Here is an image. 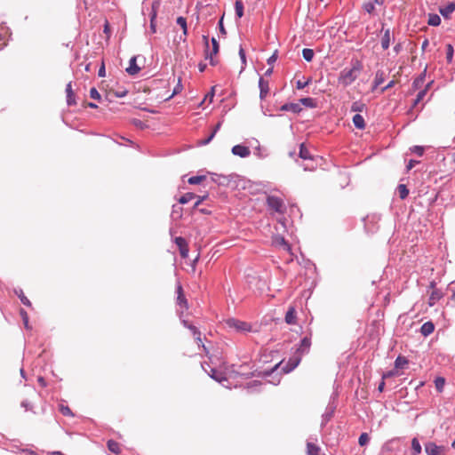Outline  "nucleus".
<instances>
[{
    "instance_id": "nucleus-1",
    "label": "nucleus",
    "mask_w": 455,
    "mask_h": 455,
    "mask_svg": "<svg viewBox=\"0 0 455 455\" xmlns=\"http://www.w3.org/2000/svg\"><path fill=\"white\" fill-rule=\"evenodd\" d=\"M311 336L309 332L297 345L294 354L289 358L287 363L283 366L282 371L284 373L292 371L301 362L302 356L309 353L311 347Z\"/></svg>"
},
{
    "instance_id": "nucleus-2",
    "label": "nucleus",
    "mask_w": 455,
    "mask_h": 455,
    "mask_svg": "<svg viewBox=\"0 0 455 455\" xmlns=\"http://www.w3.org/2000/svg\"><path fill=\"white\" fill-rule=\"evenodd\" d=\"M363 70V64L358 59H352L350 61V68H343L339 76V84L347 87L354 83L361 71Z\"/></svg>"
},
{
    "instance_id": "nucleus-3",
    "label": "nucleus",
    "mask_w": 455,
    "mask_h": 455,
    "mask_svg": "<svg viewBox=\"0 0 455 455\" xmlns=\"http://www.w3.org/2000/svg\"><path fill=\"white\" fill-rule=\"evenodd\" d=\"M381 217L379 214L373 213L367 215L364 221V228L367 233L373 234L379 229V222Z\"/></svg>"
},
{
    "instance_id": "nucleus-4",
    "label": "nucleus",
    "mask_w": 455,
    "mask_h": 455,
    "mask_svg": "<svg viewBox=\"0 0 455 455\" xmlns=\"http://www.w3.org/2000/svg\"><path fill=\"white\" fill-rule=\"evenodd\" d=\"M267 205L269 209L278 213H283L285 211L283 201L275 196H267Z\"/></svg>"
},
{
    "instance_id": "nucleus-5",
    "label": "nucleus",
    "mask_w": 455,
    "mask_h": 455,
    "mask_svg": "<svg viewBox=\"0 0 455 455\" xmlns=\"http://www.w3.org/2000/svg\"><path fill=\"white\" fill-rule=\"evenodd\" d=\"M226 323L229 328L235 329L238 332L245 333L251 330V327L248 323L235 318L228 319Z\"/></svg>"
},
{
    "instance_id": "nucleus-6",
    "label": "nucleus",
    "mask_w": 455,
    "mask_h": 455,
    "mask_svg": "<svg viewBox=\"0 0 455 455\" xmlns=\"http://www.w3.org/2000/svg\"><path fill=\"white\" fill-rule=\"evenodd\" d=\"M212 49L210 52L209 48L204 49V57L206 60H210V64L212 66H216L218 64V60L214 58V56L219 52L220 45L219 42L215 37H212L211 40Z\"/></svg>"
},
{
    "instance_id": "nucleus-7",
    "label": "nucleus",
    "mask_w": 455,
    "mask_h": 455,
    "mask_svg": "<svg viewBox=\"0 0 455 455\" xmlns=\"http://www.w3.org/2000/svg\"><path fill=\"white\" fill-rule=\"evenodd\" d=\"M443 446H438L433 442H428L425 444V451L427 455H445Z\"/></svg>"
},
{
    "instance_id": "nucleus-8",
    "label": "nucleus",
    "mask_w": 455,
    "mask_h": 455,
    "mask_svg": "<svg viewBox=\"0 0 455 455\" xmlns=\"http://www.w3.org/2000/svg\"><path fill=\"white\" fill-rule=\"evenodd\" d=\"M235 176L233 175H221V174H212V180L213 182L217 183L219 186L228 187L230 182L234 180Z\"/></svg>"
},
{
    "instance_id": "nucleus-9",
    "label": "nucleus",
    "mask_w": 455,
    "mask_h": 455,
    "mask_svg": "<svg viewBox=\"0 0 455 455\" xmlns=\"http://www.w3.org/2000/svg\"><path fill=\"white\" fill-rule=\"evenodd\" d=\"M176 245L179 247L181 258L186 259L188 256V245L185 238L178 236L174 240Z\"/></svg>"
},
{
    "instance_id": "nucleus-10",
    "label": "nucleus",
    "mask_w": 455,
    "mask_h": 455,
    "mask_svg": "<svg viewBox=\"0 0 455 455\" xmlns=\"http://www.w3.org/2000/svg\"><path fill=\"white\" fill-rule=\"evenodd\" d=\"M159 7V2L155 1L152 4L151 6V12H150V30L153 34L156 32V19L157 16V9Z\"/></svg>"
},
{
    "instance_id": "nucleus-11",
    "label": "nucleus",
    "mask_w": 455,
    "mask_h": 455,
    "mask_svg": "<svg viewBox=\"0 0 455 455\" xmlns=\"http://www.w3.org/2000/svg\"><path fill=\"white\" fill-rule=\"evenodd\" d=\"M385 0H368L363 4V9L364 12L371 15L375 14V5H383Z\"/></svg>"
},
{
    "instance_id": "nucleus-12",
    "label": "nucleus",
    "mask_w": 455,
    "mask_h": 455,
    "mask_svg": "<svg viewBox=\"0 0 455 455\" xmlns=\"http://www.w3.org/2000/svg\"><path fill=\"white\" fill-rule=\"evenodd\" d=\"M202 366L204 370L208 373V375L217 382L222 383L223 381L227 380V378L222 371H219L215 368H210V371H208L207 369L204 368V364Z\"/></svg>"
},
{
    "instance_id": "nucleus-13",
    "label": "nucleus",
    "mask_w": 455,
    "mask_h": 455,
    "mask_svg": "<svg viewBox=\"0 0 455 455\" xmlns=\"http://www.w3.org/2000/svg\"><path fill=\"white\" fill-rule=\"evenodd\" d=\"M259 99L262 100L267 96V94L269 92V83L267 80L264 79L263 76H259Z\"/></svg>"
},
{
    "instance_id": "nucleus-14",
    "label": "nucleus",
    "mask_w": 455,
    "mask_h": 455,
    "mask_svg": "<svg viewBox=\"0 0 455 455\" xmlns=\"http://www.w3.org/2000/svg\"><path fill=\"white\" fill-rule=\"evenodd\" d=\"M176 293H177V303L180 307H183L184 308H188V300L184 295L183 288L180 283L179 282L176 286Z\"/></svg>"
},
{
    "instance_id": "nucleus-15",
    "label": "nucleus",
    "mask_w": 455,
    "mask_h": 455,
    "mask_svg": "<svg viewBox=\"0 0 455 455\" xmlns=\"http://www.w3.org/2000/svg\"><path fill=\"white\" fill-rule=\"evenodd\" d=\"M231 151L235 156H238L243 158L249 156L251 154V150L248 147L240 144L234 146Z\"/></svg>"
},
{
    "instance_id": "nucleus-16",
    "label": "nucleus",
    "mask_w": 455,
    "mask_h": 455,
    "mask_svg": "<svg viewBox=\"0 0 455 455\" xmlns=\"http://www.w3.org/2000/svg\"><path fill=\"white\" fill-rule=\"evenodd\" d=\"M281 111H290L295 114L301 112L302 108L299 103H285L280 107Z\"/></svg>"
},
{
    "instance_id": "nucleus-17",
    "label": "nucleus",
    "mask_w": 455,
    "mask_h": 455,
    "mask_svg": "<svg viewBox=\"0 0 455 455\" xmlns=\"http://www.w3.org/2000/svg\"><path fill=\"white\" fill-rule=\"evenodd\" d=\"M136 60L137 58L135 56L132 57L129 61V66L125 69L131 76L138 74L140 70V68L136 63Z\"/></svg>"
},
{
    "instance_id": "nucleus-18",
    "label": "nucleus",
    "mask_w": 455,
    "mask_h": 455,
    "mask_svg": "<svg viewBox=\"0 0 455 455\" xmlns=\"http://www.w3.org/2000/svg\"><path fill=\"white\" fill-rule=\"evenodd\" d=\"M296 318H297V313L294 307L291 306L289 307L286 314H285V322L288 324H295L296 323Z\"/></svg>"
},
{
    "instance_id": "nucleus-19",
    "label": "nucleus",
    "mask_w": 455,
    "mask_h": 455,
    "mask_svg": "<svg viewBox=\"0 0 455 455\" xmlns=\"http://www.w3.org/2000/svg\"><path fill=\"white\" fill-rule=\"evenodd\" d=\"M443 298V292L439 289H434L428 299V305L433 307L437 301Z\"/></svg>"
},
{
    "instance_id": "nucleus-20",
    "label": "nucleus",
    "mask_w": 455,
    "mask_h": 455,
    "mask_svg": "<svg viewBox=\"0 0 455 455\" xmlns=\"http://www.w3.org/2000/svg\"><path fill=\"white\" fill-rule=\"evenodd\" d=\"M455 11V3H449L447 5L440 8L439 12L442 16L445 19L449 18L450 15Z\"/></svg>"
},
{
    "instance_id": "nucleus-21",
    "label": "nucleus",
    "mask_w": 455,
    "mask_h": 455,
    "mask_svg": "<svg viewBox=\"0 0 455 455\" xmlns=\"http://www.w3.org/2000/svg\"><path fill=\"white\" fill-rule=\"evenodd\" d=\"M66 93H67V104L68 106L76 105V100H75L74 92L72 90L71 82H69L66 86Z\"/></svg>"
},
{
    "instance_id": "nucleus-22",
    "label": "nucleus",
    "mask_w": 455,
    "mask_h": 455,
    "mask_svg": "<svg viewBox=\"0 0 455 455\" xmlns=\"http://www.w3.org/2000/svg\"><path fill=\"white\" fill-rule=\"evenodd\" d=\"M435 330V325L432 322H426L421 325L420 332L423 336L430 335Z\"/></svg>"
},
{
    "instance_id": "nucleus-23",
    "label": "nucleus",
    "mask_w": 455,
    "mask_h": 455,
    "mask_svg": "<svg viewBox=\"0 0 455 455\" xmlns=\"http://www.w3.org/2000/svg\"><path fill=\"white\" fill-rule=\"evenodd\" d=\"M384 33H383V36H382V38H381V47L384 49V50H387L388 49L389 45H390V29L389 28H387V29H383Z\"/></svg>"
},
{
    "instance_id": "nucleus-24",
    "label": "nucleus",
    "mask_w": 455,
    "mask_h": 455,
    "mask_svg": "<svg viewBox=\"0 0 455 455\" xmlns=\"http://www.w3.org/2000/svg\"><path fill=\"white\" fill-rule=\"evenodd\" d=\"M353 124L357 128V129H360V130H363L365 128V121H364V118L363 117V116H361L360 114L356 113L354 116H353Z\"/></svg>"
},
{
    "instance_id": "nucleus-25",
    "label": "nucleus",
    "mask_w": 455,
    "mask_h": 455,
    "mask_svg": "<svg viewBox=\"0 0 455 455\" xmlns=\"http://www.w3.org/2000/svg\"><path fill=\"white\" fill-rule=\"evenodd\" d=\"M321 448L310 442L307 443V455H321Z\"/></svg>"
},
{
    "instance_id": "nucleus-26",
    "label": "nucleus",
    "mask_w": 455,
    "mask_h": 455,
    "mask_svg": "<svg viewBox=\"0 0 455 455\" xmlns=\"http://www.w3.org/2000/svg\"><path fill=\"white\" fill-rule=\"evenodd\" d=\"M429 85H430V84H428L424 89L420 90L418 92L416 99L413 100L411 108H415L420 101L423 100V99L425 98V96L427 94Z\"/></svg>"
},
{
    "instance_id": "nucleus-27",
    "label": "nucleus",
    "mask_w": 455,
    "mask_h": 455,
    "mask_svg": "<svg viewBox=\"0 0 455 455\" xmlns=\"http://www.w3.org/2000/svg\"><path fill=\"white\" fill-rule=\"evenodd\" d=\"M299 156L303 160H313V156H311L308 149L306 148V146L303 143H301L299 146Z\"/></svg>"
},
{
    "instance_id": "nucleus-28",
    "label": "nucleus",
    "mask_w": 455,
    "mask_h": 455,
    "mask_svg": "<svg viewBox=\"0 0 455 455\" xmlns=\"http://www.w3.org/2000/svg\"><path fill=\"white\" fill-rule=\"evenodd\" d=\"M14 293L20 298L21 303L27 307H31L30 300L24 295L22 289H14Z\"/></svg>"
},
{
    "instance_id": "nucleus-29",
    "label": "nucleus",
    "mask_w": 455,
    "mask_h": 455,
    "mask_svg": "<svg viewBox=\"0 0 455 455\" xmlns=\"http://www.w3.org/2000/svg\"><path fill=\"white\" fill-rule=\"evenodd\" d=\"M440 23H441V18L438 14H435V13L428 14L427 24L429 26L436 27V26H439Z\"/></svg>"
},
{
    "instance_id": "nucleus-30",
    "label": "nucleus",
    "mask_w": 455,
    "mask_h": 455,
    "mask_svg": "<svg viewBox=\"0 0 455 455\" xmlns=\"http://www.w3.org/2000/svg\"><path fill=\"white\" fill-rule=\"evenodd\" d=\"M182 214H183L182 207H180L179 205H176V204L172 205V210L171 217L173 220H180V219H181Z\"/></svg>"
},
{
    "instance_id": "nucleus-31",
    "label": "nucleus",
    "mask_w": 455,
    "mask_h": 455,
    "mask_svg": "<svg viewBox=\"0 0 455 455\" xmlns=\"http://www.w3.org/2000/svg\"><path fill=\"white\" fill-rule=\"evenodd\" d=\"M299 104H302L303 106L309 108H314L316 107L315 100L313 98H310V97L300 99Z\"/></svg>"
},
{
    "instance_id": "nucleus-32",
    "label": "nucleus",
    "mask_w": 455,
    "mask_h": 455,
    "mask_svg": "<svg viewBox=\"0 0 455 455\" xmlns=\"http://www.w3.org/2000/svg\"><path fill=\"white\" fill-rule=\"evenodd\" d=\"M334 412V407L328 406L326 411L323 414L322 425H325L332 417Z\"/></svg>"
},
{
    "instance_id": "nucleus-33",
    "label": "nucleus",
    "mask_w": 455,
    "mask_h": 455,
    "mask_svg": "<svg viewBox=\"0 0 455 455\" xmlns=\"http://www.w3.org/2000/svg\"><path fill=\"white\" fill-rule=\"evenodd\" d=\"M384 72L381 70H378L375 74L373 88L375 89L378 86H379L384 82Z\"/></svg>"
},
{
    "instance_id": "nucleus-34",
    "label": "nucleus",
    "mask_w": 455,
    "mask_h": 455,
    "mask_svg": "<svg viewBox=\"0 0 455 455\" xmlns=\"http://www.w3.org/2000/svg\"><path fill=\"white\" fill-rule=\"evenodd\" d=\"M177 24L182 28V32L185 36H188V24L186 18L180 16L176 20Z\"/></svg>"
},
{
    "instance_id": "nucleus-35",
    "label": "nucleus",
    "mask_w": 455,
    "mask_h": 455,
    "mask_svg": "<svg viewBox=\"0 0 455 455\" xmlns=\"http://www.w3.org/2000/svg\"><path fill=\"white\" fill-rule=\"evenodd\" d=\"M107 445L111 452L116 454H118L120 452L119 443L117 442L114 440H108Z\"/></svg>"
},
{
    "instance_id": "nucleus-36",
    "label": "nucleus",
    "mask_w": 455,
    "mask_h": 455,
    "mask_svg": "<svg viewBox=\"0 0 455 455\" xmlns=\"http://www.w3.org/2000/svg\"><path fill=\"white\" fill-rule=\"evenodd\" d=\"M411 449H412L413 455H419L421 452V450H422L421 445L416 437H414L411 440Z\"/></svg>"
},
{
    "instance_id": "nucleus-37",
    "label": "nucleus",
    "mask_w": 455,
    "mask_h": 455,
    "mask_svg": "<svg viewBox=\"0 0 455 455\" xmlns=\"http://www.w3.org/2000/svg\"><path fill=\"white\" fill-rule=\"evenodd\" d=\"M406 364H408V360L404 356H397L395 361V369H403Z\"/></svg>"
},
{
    "instance_id": "nucleus-38",
    "label": "nucleus",
    "mask_w": 455,
    "mask_h": 455,
    "mask_svg": "<svg viewBox=\"0 0 455 455\" xmlns=\"http://www.w3.org/2000/svg\"><path fill=\"white\" fill-rule=\"evenodd\" d=\"M397 190L399 193V196L402 200L405 199L409 195V189L404 184H399L397 187Z\"/></svg>"
},
{
    "instance_id": "nucleus-39",
    "label": "nucleus",
    "mask_w": 455,
    "mask_h": 455,
    "mask_svg": "<svg viewBox=\"0 0 455 455\" xmlns=\"http://www.w3.org/2000/svg\"><path fill=\"white\" fill-rule=\"evenodd\" d=\"M314 55H315V53H314V51L312 49L304 48L302 50V57L307 62H309V61H311L313 60Z\"/></svg>"
},
{
    "instance_id": "nucleus-40",
    "label": "nucleus",
    "mask_w": 455,
    "mask_h": 455,
    "mask_svg": "<svg viewBox=\"0 0 455 455\" xmlns=\"http://www.w3.org/2000/svg\"><path fill=\"white\" fill-rule=\"evenodd\" d=\"M195 197H196V195L194 193L188 192V193H186L182 196L180 197L179 203L180 204H186L188 202H190L192 199H194Z\"/></svg>"
},
{
    "instance_id": "nucleus-41",
    "label": "nucleus",
    "mask_w": 455,
    "mask_h": 455,
    "mask_svg": "<svg viewBox=\"0 0 455 455\" xmlns=\"http://www.w3.org/2000/svg\"><path fill=\"white\" fill-rule=\"evenodd\" d=\"M235 15L238 18H242L243 17V4L242 1H240V0L235 1Z\"/></svg>"
},
{
    "instance_id": "nucleus-42",
    "label": "nucleus",
    "mask_w": 455,
    "mask_h": 455,
    "mask_svg": "<svg viewBox=\"0 0 455 455\" xmlns=\"http://www.w3.org/2000/svg\"><path fill=\"white\" fill-rule=\"evenodd\" d=\"M204 180H205V176L204 175H196V176L190 177L188 179V182L190 185H196V184L201 183Z\"/></svg>"
},
{
    "instance_id": "nucleus-43",
    "label": "nucleus",
    "mask_w": 455,
    "mask_h": 455,
    "mask_svg": "<svg viewBox=\"0 0 455 455\" xmlns=\"http://www.w3.org/2000/svg\"><path fill=\"white\" fill-rule=\"evenodd\" d=\"M365 108V105L360 101H355L351 106V111L353 112H362Z\"/></svg>"
},
{
    "instance_id": "nucleus-44",
    "label": "nucleus",
    "mask_w": 455,
    "mask_h": 455,
    "mask_svg": "<svg viewBox=\"0 0 455 455\" xmlns=\"http://www.w3.org/2000/svg\"><path fill=\"white\" fill-rule=\"evenodd\" d=\"M185 325H186L188 329H190V330L192 331L193 335L196 337V340L198 341V345H200V343H202V339H201V337H200L201 333H200V331L197 330V328H196V326H193V325H187L186 323H185Z\"/></svg>"
},
{
    "instance_id": "nucleus-45",
    "label": "nucleus",
    "mask_w": 455,
    "mask_h": 455,
    "mask_svg": "<svg viewBox=\"0 0 455 455\" xmlns=\"http://www.w3.org/2000/svg\"><path fill=\"white\" fill-rule=\"evenodd\" d=\"M370 441V437L367 433H362L358 439V443L360 446L366 445Z\"/></svg>"
},
{
    "instance_id": "nucleus-46",
    "label": "nucleus",
    "mask_w": 455,
    "mask_h": 455,
    "mask_svg": "<svg viewBox=\"0 0 455 455\" xmlns=\"http://www.w3.org/2000/svg\"><path fill=\"white\" fill-rule=\"evenodd\" d=\"M59 410L64 415V416H68V417H73L74 414L72 412V411L70 410V408L68 406H66V405H63V404H60V407H59Z\"/></svg>"
},
{
    "instance_id": "nucleus-47",
    "label": "nucleus",
    "mask_w": 455,
    "mask_h": 455,
    "mask_svg": "<svg viewBox=\"0 0 455 455\" xmlns=\"http://www.w3.org/2000/svg\"><path fill=\"white\" fill-rule=\"evenodd\" d=\"M453 53H454V50H453L452 45L450 44H447L446 45V59L449 63H451L452 61Z\"/></svg>"
},
{
    "instance_id": "nucleus-48",
    "label": "nucleus",
    "mask_w": 455,
    "mask_h": 455,
    "mask_svg": "<svg viewBox=\"0 0 455 455\" xmlns=\"http://www.w3.org/2000/svg\"><path fill=\"white\" fill-rule=\"evenodd\" d=\"M20 316L22 318V321H23L25 328L26 329H30V326L28 324V313L23 308H21L20 310Z\"/></svg>"
},
{
    "instance_id": "nucleus-49",
    "label": "nucleus",
    "mask_w": 455,
    "mask_h": 455,
    "mask_svg": "<svg viewBox=\"0 0 455 455\" xmlns=\"http://www.w3.org/2000/svg\"><path fill=\"white\" fill-rule=\"evenodd\" d=\"M444 383H445V380L443 378L438 377L435 379V387H436L437 391H439V392L443 391Z\"/></svg>"
},
{
    "instance_id": "nucleus-50",
    "label": "nucleus",
    "mask_w": 455,
    "mask_h": 455,
    "mask_svg": "<svg viewBox=\"0 0 455 455\" xmlns=\"http://www.w3.org/2000/svg\"><path fill=\"white\" fill-rule=\"evenodd\" d=\"M411 153L416 154L419 156H421L424 154L425 148L422 146H413L410 148Z\"/></svg>"
},
{
    "instance_id": "nucleus-51",
    "label": "nucleus",
    "mask_w": 455,
    "mask_h": 455,
    "mask_svg": "<svg viewBox=\"0 0 455 455\" xmlns=\"http://www.w3.org/2000/svg\"><path fill=\"white\" fill-rule=\"evenodd\" d=\"M239 57L242 61V70H243L246 67V55H245V52L242 46H240V49H239Z\"/></svg>"
},
{
    "instance_id": "nucleus-52",
    "label": "nucleus",
    "mask_w": 455,
    "mask_h": 455,
    "mask_svg": "<svg viewBox=\"0 0 455 455\" xmlns=\"http://www.w3.org/2000/svg\"><path fill=\"white\" fill-rule=\"evenodd\" d=\"M447 291L451 293V299L455 301V280L449 283Z\"/></svg>"
},
{
    "instance_id": "nucleus-53",
    "label": "nucleus",
    "mask_w": 455,
    "mask_h": 455,
    "mask_svg": "<svg viewBox=\"0 0 455 455\" xmlns=\"http://www.w3.org/2000/svg\"><path fill=\"white\" fill-rule=\"evenodd\" d=\"M424 79H425V76H420L419 77H417L413 83H412V87L414 89H418L421 86V84L424 83Z\"/></svg>"
},
{
    "instance_id": "nucleus-54",
    "label": "nucleus",
    "mask_w": 455,
    "mask_h": 455,
    "mask_svg": "<svg viewBox=\"0 0 455 455\" xmlns=\"http://www.w3.org/2000/svg\"><path fill=\"white\" fill-rule=\"evenodd\" d=\"M90 97L93 100H100L101 98L100 92H98V90L95 87L91 88Z\"/></svg>"
},
{
    "instance_id": "nucleus-55",
    "label": "nucleus",
    "mask_w": 455,
    "mask_h": 455,
    "mask_svg": "<svg viewBox=\"0 0 455 455\" xmlns=\"http://www.w3.org/2000/svg\"><path fill=\"white\" fill-rule=\"evenodd\" d=\"M127 93H128V91L126 89H118L114 92V95L116 98H124L127 95Z\"/></svg>"
},
{
    "instance_id": "nucleus-56",
    "label": "nucleus",
    "mask_w": 455,
    "mask_h": 455,
    "mask_svg": "<svg viewBox=\"0 0 455 455\" xmlns=\"http://www.w3.org/2000/svg\"><path fill=\"white\" fill-rule=\"evenodd\" d=\"M207 195L205 196H196L195 198H196V201L194 204V209L197 208L206 198H207Z\"/></svg>"
},
{
    "instance_id": "nucleus-57",
    "label": "nucleus",
    "mask_w": 455,
    "mask_h": 455,
    "mask_svg": "<svg viewBox=\"0 0 455 455\" xmlns=\"http://www.w3.org/2000/svg\"><path fill=\"white\" fill-rule=\"evenodd\" d=\"M310 81H311L310 79H307V81H305V82H302V81H300V80H298V81L296 82V88H297L298 90L304 89L307 85H308V84H309Z\"/></svg>"
},
{
    "instance_id": "nucleus-58",
    "label": "nucleus",
    "mask_w": 455,
    "mask_h": 455,
    "mask_svg": "<svg viewBox=\"0 0 455 455\" xmlns=\"http://www.w3.org/2000/svg\"><path fill=\"white\" fill-rule=\"evenodd\" d=\"M214 136H215V135H214V132H211V133H210V135H209L208 137H206L204 140H201V141L199 142V145H201V146H205V145L209 144V143L212 140V139L214 138Z\"/></svg>"
},
{
    "instance_id": "nucleus-59",
    "label": "nucleus",
    "mask_w": 455,
    "mask_h": 455,
    "mask_svg": "<svg viewBox=\"0 0 455 455\" xmlns=\"http://www.w3.org/2000/svg\"><path fill=\"white\" fill-rule=\"evenodd\" d=\"M277 57H278L277 50H275L274 52V53L267 59V64L270 66L273 65L276 61Z\"/></svg>"
},
{
    "instance_id": "nucleus-60",
    "label": "nucleus",
    "mask_w": 455,
    "mask_h": 455,
    "mask_svg": "<svg viewBox=\"0 0 455 455\" xmlns=\"http://www.w3.org/2000/svg\"><path fill=\"white\" fill-rule=\"evenodd\" d=\"M132 124H133L136 127H138V128H140V129H144V128L147 126V125L144 124V122H143V121H141V120H140V119H133V120H132Z\"/></svg>"
},
{
    "instance_id": "nucleus-61",
    "label": "nucleus",
    "mask_w": 455,
    "mask_h": 455,
    "mask_svg": "<svg viewBox=\"0 0 455 455\" xmlns=\"http://www.w3.org/2000/svg\"><path fill=\"white\" fill-rule=\"evenodd\" d=\"M419 162L417 160L411 159L409 163L406 165L407 171L411 170L416 164H418Z\"/></svg>"
},
{
    "instance_id": "nucleus-62",
    "label": "nucleus",
    "mask_w": 455,
    "mask_h": 455,
    "mask_svg": "<svg viewBox=\"0 0 455 455\" xmlns=\"http://www.w3.org/2000/svg\"><path fill=\"white\" fill-rule=\"evenodd\" d=\"M20 406L24 408L26 411H30L32 409V405L29 403L28 400L22 401Z\"/></svg>"
},
{
    "instance_id": "nucleus-63",
    "label": "nucleus",
    "mask_w": 455,
    "mask_h": 455,
    "mask_svg": "<svg viewBox=\"0 0 455 455\" xmlns=\"http://www.w3.org/2000/svg\"><path fill=\"white\" fill-rule=\"evenodd\" d=\"M278 241H279V243L282 244L285 250L290 251L291 247H290L289 243L284 240L283 237H280L278 239Z\"/></svg>"
},
{
    "instance_id": "nucleus-64",
    "label": "nucleus",
    "mask_w": 455,
    "mask_h": 455,
    "mask_svg": "<svg viewBox=\"0 0 455 455\" xmlns=\"http://www.w3.org/2000/svg\"><path fill=\"white\" fill-rule=\"evenodd\" d=\"M219 27H220V32L225 36L227 34V32H226V29L223 25V17L219 20Z\"/></svg>"
}]
</instances>
